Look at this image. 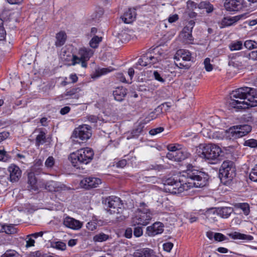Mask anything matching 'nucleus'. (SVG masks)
<instances>
[{
  "label": "nucleus",
  "instance_id": "f257e3e1",
  "mask_svg": "<svg viewBox=\"0 0 257 257\" xmlns=\"http://www.w3.org/2000/svg\"><path fill=\"white\" fill-rule=\"evenodd\" d=\"M186 178L187 181L184 183L174 178L167 179L164 182V190L173 194H179L192 187L202 188L207 185L208 176L202 172L189 169L186 172Z\"/></svg>",
  "mask_w": 257,
  "mask_h": 257
},
{
  "label": "nucleus",
  "instance_id": "f03ea898",
  "mask_svg": "<svg viewBox=\"0 0 257 257\" xmlns=\"http://www.w3.org/2000/svg\"><path fill=\"white\" fill-rule=\"evenodd\" d=\"M254 83L256 88L243 87L232 92L228 101L229 109L233 108L238 111L256 105L254 95L257 93V79Z\"/></svg>",
  "mask_w": 257,
  "mask_h": 257
},
{
  "label": "nucleus",
  "instance_id": "7ed1b4c3",
  "mask_svg": "<svg viewBox=\"0 0 257 257\" xmlns=\"http://www.w3.org/2000/svg\"><path fill=\"white\" fill-rule=\"evenodd\" d=\"M93 151L89 148H86L71 154L69 159L74 167L80 169L82 168L83 165L89 163L93 159Z\"/></svg>",
  "mask_w": 257,
  "mask_h": 257
},
{
  "label": "nucleus",
  "instance_id": "20e7f679",
  "mask_svg": "<svg viewBox=\"0 0 257 257\" xmlns=\"http://www.w3.org/2000/svg\"><path fill=\"white\" fill-rule=\"evenodd\" d=\"M152 218V213L144 203H140L139 208L135 212L132 217L133 226L136 225H147Z\"/></svg>",
  "mask_w": 257,
  "mask_h": 257
},
{
  "label": "nucleus",
  "instance_id": "39448f33",
  "mask_svg": "<svg viewBox=\"0 0 257 257\" xmlns=\"http://www.w3.org/2000/svg\"><path fill=\"white\" fill-rule=\"evenodd\" d=\"M221 152L220 147L217 145L208 144L203 147L199 156L208 163L215 164L219 161V157Z\"/></svg>",
  "mask_w": 257,
  "mask_h": 257
},
{
  "label": "nucleus",
  "instance_id": "423d86ee",
  "mask_svg": "<svg viewBox=\"0 0 257 257\" xmlns=\"http://www.w3.org/2000/svg\"><path fill=\"white\" fill-rule=\"evenodd\" d=\"M91 136V127L88 125H79L73 131L70 139L73 144L83 143Z\"/></svg>",
  "mask_w": 257,
  "mask_h": 257
},
{
  "label": "nucleus",
  "instance_id": "0eeeda50",
  "mask_svg": "<svg viewBox=\"0 0 257 257\" xmlns=\"http://www.w3.org/2000/svg\"><path fill=\"white\" fill-rule=\"evenodd\" d=\"M251 130V126L248 124L235 125L226 130L225 136L228 139H236L246 135Z\"/></svg>",
  "mask_w": 257,
  "mask_h": 257
},
{
  "label": "nucleus",
  "instance_id": "6e6552de",
  "mask_svg": "<svg viewBox=\"0 0 257 257\" xmlns=\"http://www.w3.org/2000/svg\"><path fill=\"white\" fill-rule=\"evenodd\" d=\"M104 208L110 214H119L123 210L122 204L119 198L115 196H110L106 198L103 201Z\"/></svg>",
  "mask_w": 257,
  "mask_h": 257
},
{
  "label": "nucleus",
  "instance_id": "1a4fd4ad",
  "mask_svg": "<svg viewBox=\"0 0 257 257\" xmlns=\"http://www.w3.org/2000/svg\"><path fill=\"white\" fill-rule=\"evenodd\" d=\"M235 175L236 170L234 163L228 160L224 161L219 169L221 178H224L231 180Z\"/></svg>",
  "mask_w": 257,
  "mask_h": 257
},
{
  "label": "nucleus",
  "instance_id": "9d476101",
  "mask_svg": "<svg viewBox=\"0 0 257 257\" xmlns=\"http://www.w3.org/2000/svg\"><path fill=\"white\" fill-rule=\"evenodd\" d=\"M191 53L188 50L184 49L178 50L174 57V59L176 60L175 64L180 68H188L189 66L187 64L182 62L181 60L189 61L191 60Z\"/></svg>",
  "mask_w": 257,
  "mask_h": 257
},
{
  "label": "nucleus",
  "instance_id": "9b49d317",
  "mask_svg": "<svg viewBox=\"0 0 257 257\" xmlns=\"http://www.w3.org/2000/svg\"><path fill=\"white\" fill-rule=\"evenodd\" d=\"M189 154L187 152L185 148L183 147L179 149L176 152H168L166 157L169 160L174 161L181 162L187 158Z\"/></svg>",
  "mask_w": 257,
  "mask_h": 257
},
{
  "label": "nucleus",
  "instance_id": "f8f14e48",
  "mask_svg": "<svg viewBox=\"0 0 257 257\" xmlns=\"http://www.w3.org/2000/svg\"><path fill=\"white\" fill-rule=\"evenodd\" d=\"M224 6L228 11H239L246 6L244 0H225Z\"/></svg>",
  "mask_w": 257,
  "mask_h": 257
},
{
  "label": "nucleus",
  "instance_id": "ddd939ff",
  "mask_svg": "<svg viewBox=\"0 0 257 257\" xmlns=\"http://www.w3.org/2000/svg\"><path fill=\"white\" fill-rule=\"evenodd\" d=\"M101 183V180L98 178L88 177L84 178L80 182L81 185L85 189L97 187Z\"/></svg>",
  "mask_w": 257,
  "mask_h": 257
},
{
  "label": "nucleus",
  "instance_id": "4468645a",
  "mask_svg": "<svg viewBox=\"0 0 257 257\" xmlns=\"http://www.w3.org/2000/svg\"><path fill=\"white\" fill-rule=\"evenodd\" d=\"M10 173V180L12 182H18L22 175V171L20 168L14 164H11L8 169Z\"/></svg>",
  "mask_w": 257,
  "mask_h": 257
},
{
  "label": "nucleus",
  "instance_id": "2eb2a0df",
  "mask_svg": "<svg viewBox=\"0 0 257 257\" xmlns=\"http://www.w3.org/2000/svg\"><path fill=\"white\" fill-rule=\"evenodd\" d=\"M63 224L66 227L74 230H78L82 226V223L80 221L69 216H66L64 218Z\"/></svg>",
  "mask_w": 257,
  "mask_h": 257
},
{
  "label": "nucleus",
  "instance_id": "dca6fc26",
  "mask_svg": "<svg viewBox=\"0 0 257 257\" xmlns=\"http://www.w3.org/2000/svg\"><path fill=\"white\" fill-rule=\"evenodd\" d=\"M164 230V225L160 222H156L152 225L148 226L147 228V233L150 236H155L160 234Z\"/></svg>",
  "mask_w": 257,
  "mask_h": 257
},
{
  "label": "nucleus",
  "instance_id": "f3484780",
  "mask_svg": "<svg viewBox=\"0 0 257 257\" xmlns=\"http://www.w3.org/2000/svg\"><path fill=\"white\" fill-rule=\"evenodd\" d=\"M65 186L63 184L54 181H49L45 185V188L50 192H56L64 190Z\"/></svg>",
  "mask_w": 257,
  "mask_h": 257
},
{
  "label": "nucleus",
  "instance_id": "a211bd4d",
  "mask_svg": "<svg viewBox=\"0 0 257 257\" xmlns=\"http://www.w3.org/2000/svg\"><path fill=\"white\" fill-rule=\"evenodd\" d=\"M133 256L134 257H157L152 250L147 248L136 250Z\"/></svg>",
  "mask_w": 257,
  "mask_h": 257
},
{
  "label": "nucleus",
  "instance_id": "6ab92c4d",
  "mask_svg": "<svg viewBox=\"0 0 257 257\" xmlns=\"http://www.w3.org/2000/svg\"><path fill=\"white\" fill-rule=\"evenodd\" d=\"M136 13L135 9H129L126 11L122 17L123 21L126 24L133 22L136 19Z\"/></svg>",
  "mask_w": 257,
  "mask_h": 257
},
{
  "label": "nucleus",
  "instance_id": "aec40b11",
  "mask_svg": "<svg viewBox=\"0 0 257 257\" xmlns=\"http://www.w3.org/2000/svg\"><path fill=\"white\" fill-rule=\"evenodd\" d=\"M80 91V89L78 87L72 88L69 90H67L61 96L62 98L66 99L69 98L78 99L79 97V95L78 93Z\"/></svg>",
  "mask_w": 257,
  "mask_h": 257
},
{
  "label": "nucleus",
  "instance_id": "412c9836",
  "mask_svg": "<svg viewBox=\"0 0 257 257\" xmlns=\"http://www.w3.org/2000/svg\"><path fill=\"white\" fill-rule=\"evenodd\" d=\"M127 90L123 87H117L113 91V95L114 99L117 101H121L125 96Z\"/></svg>",
  "mask_w": 257,
  "mask_h": 257
},
{
  "label": "nucleus",
  "instance_id": "4be33fe9",
  "mask_svg": "<svg viewBox=\"0 0 257 257\" xmlns=\"http://www.w3.org/2000/svg\"><path fill=\"white\" fill-rule=\"evenodd\" d=\"M228 235L233 239L251 240L253 238L251 235L241 233L236 231L230 233L228 234Z\"/></svg>",
  "mask_w": 257,
  "mask_h": 257
},
{
  "label": "nucleus",
  "instance_id": "5701e85b",
  "mask_svg": "<svg viewBox=\"0 0 257 257\" xmlns=\"http://www.w3.org/2000/svg\"><path fill=\"white\" fill-rule=\"evenodd\" d=\"M203 214L208 220L214 221L216 220V217L218 215V209L211 208L206 210Z\"/></svg>",
  "mask_w": 257,
  "mask_h": 257
},
{
  "label": "nucleus",
  "instance_id": "b1692460",
  "mask_svg": "<svg viewBox=\"0 0 257 257\" xmlns=\"http://www.w3.org/2000/svg\"><path fill=\"white\" fill-rule=\"evenodd\" d=\"M244 15H241L233 17L224 18L222 21L221 25L224 27L231 26V25L237 22Z\"/></svg>",
  "mask_w": 257,
  "mask_h": 257
},
{
  "label": "nucleus",
  "instance_id": "393cba45",
  "mask_svg": "<svg viewBox=\"0 0 257 257\" xmlns=\"http://www.w3.org/2000/svg\"><path fill=\"white\" fill-rule=\"evenodd\" d=\"M144 125L142 124H139L135 128L133 129L131 133L127 134V139H131L138 138L143 132Z\"/></svg>",
  "mask_w": 257,
  "mask_h": 257
},
{
  "label": "nucleus",
  "instance_id": "a878e982",
  "mask_svg": "<svg viewBox=\"0 0 257 257\" xmlns=\"http://www.w3.org/2000/svg\"><path fill=\"white\" fill-rule=\"evenodd\" d=\"M66 34L64 32L61 31L57 33L56 36V46L59 47L63 45L66 41Z\"/></svg>",
  "mask_w": 257,
  "mask_h": 257
},
{
  "label": "nucleus",
  "instance_id": "bb28decb",
  "mask_svg": "<svg viewBox=\"0 0 257 257\" xmlns=\"http://www.w3.org/2000/svg\"><path fill=\"white\" fill-rule=\"evenodd\" d=\"M28 177V183L29 185V186H28L29 189L33 190H37L38 188L36 186L37 180L34 173L33 172L29 173Z\"/></svg>",
  "mask_w": 257,
  "mask_h": 257
},
{
  "label": "nucleus",
  "instance_id": "cd10ccee",
  "mask_svg": "<svg viewBox=\"0 0 257 257\" xmlns=\"http://www.w3.org/2000/svg\"><path fill=\"white\" fill-rule=\"evenodd\" d=\"M92 54L93 51L91 49L85 48L80 49L78 52L79 56L84 60H88Z\"/></svg>",
  "mask_w": 257,
  "mask_h": 257
},
{
  "label": "nucleus",
  "instance_id": "c85d7f7f",
  "mask_svg": "<svg viewBox=\"0 0 257 257\" xmlns=\"http://www.w3.org/2000/svg\"><path fill=\"white\" fill-rule=\"evenodd\" d=\"M149 56H150V54L148 51L145 54H143L141 58H140L136 65H139L142 66H147L149 64H151L150 58Z\"/></svg>",
  "mask_w": 257,
  "mask_h": 257
},
{
  "label": "nucleus",
  "instance_id": "c756f323",
  "mask_svg": "<svg viewBox=\"0 0 257 257\" xmlns=\"http://www.w3.org/2000/svg\"><path fill=\"white\" fill-rule=\"evenodd\" d=\"M114 70L111 67L108 68H102L98 69L96 70L94 74H92L91 77L92 78H97L101 76V75L106 74L107 73L112 71Z\"/></svg>",
  "mask_w": 257,
  "mask_h": 257
},
{
  "label": "nucleus",
  "instance_id": "7c9ffc66",
  "mask_svg": "<svg viewBox=\"0 0 257 257\" xmlns=\"http://www.w3.org/2000/svg\"><path fill=\"white\" fill-rule=\"evenodd\" d=\"M217 209L218 215L224 218H228L233 212V209L231 207H225Z\"/></svg>",
  "mask_w": 257,
  "mask_h": 257
},
{
  "label": "nucleus",
  "instance_id": "2f4dec72",
  "mask_svg": "<svg viewBox=\"0 0 257 257\" xmlns=\"http://www.w3.org/2000/svg\"><path fill=\"white\" fill-rule=\"evenodd\" d=\"M110 238H111V237L109 235L103 232H100L95 234L93 237V240L94 242H101L105 241Z\"/></svg>",
  "mask_w": 257,
  "mask_h": 257
},
{
  "label": "nucleus",
  "instance_id": "473e14b6",
  "mask_svg": "<svg viewBox=\"0 0 257 257\" xmlns=\"http://www.w3.org/2000/svg\"><path fill=\"white\" fill-rule=\"evenodd\" d=\"M198 8L199 9H206L207 13H210L213 11V6L209 2L203 1L200 2L198 5Z\"/></svg>",
  "mask_w": 257,
  "mask_h": 257
},
{
  "label": "nucleus",
  "instance_id": "72a5a7b5",
  "mask_svg": "<svg viewBox=\"0 0 257 257\" xmlns=\"http://www.w3.org/2000/svg\"><path fill=\"white\" fill-rule=\"evenodd\" d=\"M150 54H152V56L157 57L158 58L161 59V57L162 54L161 49L159 47H156L154 48H150L148 50Z\"/></svg>",
  "mask_w": 257,
  "mask_h": 257
},
{
  "label": "nucleus",
  "instance_id": "f704fd0d",
  "mask_svg": "<svg viewBox=\"0 0 257 257\" xmlns=\"http://www.w3.org/2000/svg\"><path fill=\"white\" fill-rule=\"evenodd\" d=\"M46 142V134L43 132H40L39 134L37 135L36 139V145L39 146L41 144H43Z\"/></svg>",
  "mask_w": 257,
  "mask_h": 257
},
{
  "label": "nucleus",
  "instance_id": "c9c22d12",
  "mask_svg": "<svg viewBox=\"0 0 257 257\" xmlns=\"http://www.w3.org/2000/svg\"><path fill=\"white\" fill-rule=\"evenodd\" d=\"M195 23L193 20L189 21L186 26L183 28L181 33H192Z\"/></svg>",
  "mask_w": 257,
  "mask_h": 257
},
{
  "label": "nucleus",
  "instance_id": "e433bc0d",
  "mask_svg": "<svg viewBox=\"0 0 257 257\" xmlns=\"http://www.w3.org/2000/svg\"><path fill=\"white\" fill-rule=\"evenodd\" d=\"M102 41V37L98 36L93 37L89 42L90 46L93 48H96L98 44Z\"/></svg>",
  "mask_w": 257,
  "mask_h": 257
},
{
  "label": "nucleus",
  "instance_id": "4c0bfd02",
  "mask_svg": "<svg viewBox=\"0 0 257 257\" xmlns=\"http://www.w3.org/2000/svg\"><path fill=\"white\" fill-rule=\"evenodd\" d=\"M229 47L231 51L239 50L242 47V43L241 41H236L231 43Z\"/></svg>",
  "mask_w": 257,
  "mask_h": 257
},
{
  "label": "nucleus",
  "instance_id": "58836bf2",
  "mask_svg": "<svg viewBox=\"0 0 257 257\" xmlns=\"http://www.w3.org/2000/svg\"><path fill=\"white\" fill-rule=\"evenodd\" d=\"M19 254L15 250H7L1 257H19Z\"/></svg>",
  "mask_w": 257,
  "mask_h": 257
},
{
  "label": "nucleus",
  "instance_id": "ea45409f",
  "mask_svg": "<svg viewBox=\"0 0 257 257\" xmlns=\"http://www.w3.org/2000/svg\"><path fill=\"white\" fill-rule=\"evenodd\" d=\"M181 37H182L183 41L186 43H191L193 40L192 33H181Z\"/></svg>",
  "mask_w": 257,
  "mask_h": 257
},
{
  "label": "nucleus",
  "instance_id": "a19ab883",
  "mask_svg": "<svg viewBox=\"0 0 257 257\" xmlns=\"http://www.w3.org/2000/svg\"><path fill=\"white\" fill-rule=\"evenodd\" d=\"M4 232L8 234H14L17 231V229L13 225H4Z\"/></svg>",
  "mask_w": 257,
  "mask_h": 257
},
{
  "label": "nucleus",
  "instance_id": "79ce46f5",
  "mask_svg": "<svg viewBox=\"0 0 257 257\" xmlns=\"http://www.w3.org/2000/svg\"><path fill=\"white\" fill-rule=\"evenodd\" d=\"M52 247L57 249L64 250L66 248V244L63 242L56 241L53 243Z\"/></svg>",
  "mask_w": 257,
  "mask_h": 257
},
{
  "label": "nucleus",
  "instance_id": "37998d69",
  "mask_svg": "<svg viewBox=\"0 0 257 257\" xmlns=\"http://www.w3.org/2000/svg\"><path fill=\"white\" fill-rule=\"evenodd\" d=\"M182 148H183L182 145L178 144L169 145L167 147L169 152H176L178 150L181 149Z\"/></svg>",
  "mask_w": 257,
  "mask_h": 257
},
{
  "label": "nucleus",
  "instance_id": "c03bdc74",
  "mask_svg": "<svg viewBox=\"0 0 257 257\" xmlns=\"http://www.w3.org/2000/svg\"><path fill=\"white\" fill-rule=\"evenodd\" d=\"M249 178L251 181L257 182V165L251 170Z\"/></svg>",
  "mask_w": 257,
  "mask_h": 257
},
{
  "label": "nucleus",
  "instance_id": "a18cd8bd",
  "mask_svg": "<svg viewBox=\"0 0 257 257\" xmlns=\"http://www.w3.org/2000/svg\"><path fill=\"white\" fill-rule=\"evenodd\" d=\"M6 31L4 27V22L0 18V40H3L5 38Z\"/></svg>",
  "mask_w": 257,
  "mask_h": 257
},
{
  "label": "nucleus",
  "instance_id": "49530a36",
  "mask_svg": "<svg viewBox=\"0 0 257 257\" xmlns=\"http://www.w3.org/2000/svg\"><path fill=\"white\" fill-rule=\"evenodd\" d=\"M26 241V247H29L34 246L35 240L31 234L28 235L25 239Z\"/></svg>",
  "mask_w": 257,
  "mask_h": 257
},
{
  "label": "nucleus",
  "instance_id": "de8ad7c7",
  "mask_svg": "<svg viewBox=\"0 0 257 257\" xmlns=\"http://www.w3.org/2000/svg\"><path fill=\"white\" fill-rule=\"evenodd\" d=\"M244 145L250 148L257 147V140L255 139H249L246 140L244 143Z\"/></svg>",
  "mask_w": 257,
  "mask_h": 257
},
{
  "label": "nucleus",
  "instance_id": "09e8293b",
  "mask_svg": "<svg viewBox=\"0 0 257 257\" xmlns=\"http://www.w3.org/2000/svg\"><path fill=\"white\" fill-rule=\"evenodd\" d=\"M256 43L252 40H247L244 43L245 48L248 49H253L256 47Z\"/></svg>",
  "mask_w": 257,
  "mask_h": 257
},
{
  "label": "nucleus",
  "instance_id": "8fccbe9b",
  "mask_svg": "<svg viewBox=\"0 0 257 257\" xmlns=\"http://www.w3.org/2000/svg\"><path fill=\"white\" fill-rule=\"evenodd\" d=\"M55 163V160L52 156L49 157L45 161V164L47 168H52Z\"/></svg>",
  "mask_w": 257,
  "mask_h": 257
},
{
  "label": "nucleus",
  "instance_id": "3c124183",
  "mask_svg": "<svg viewBox=\"0 0 257 257\" xmlns=\"http://www.w3.org/2000/svg\"><path fill=\"white\" fill-rule=\"evenodd\" d=\"M204 67L207 71H210L213 69L212 65L210 64V60L209 58H207L204 61Z\"/></svg>",
  "mask_w": 257,
  "mask_h": 257
},
{
  "label": "nucleus",
  "instance_id": "603ef678",
  "mask_svg": "<svg viewBox=\"0 0 257 257\" xmlns=\"http://www.w3.org/2000/svg\"><path fill=\"white\" fill-rule=\"evenodd\" d=\"M214 238L216 241H222L226 239V237L221 233H215Z\"/></svg>",
  "mask_w": 257,
  "mask_h": 257
},
{
  "label": "nucleus",
  "instance_id": "864d4df0",
  "mask_svg": "<svg viewBox=\"0 0 257 257\" xmlns=\"http://www.w3.org/2000/svg\"><path fill=\"white\" fill-rule=\"evenodd\" d=\"M164 128L163 127H158L155 128L149 131L150 135L152 136H155L159 133H160L164 131Z\"/></svg>",
  "mask_w": 257,
  "mask_h": 257
},
{
  "label": "nucleus",
  "instance_id": "5fc2aeb1",
  "mask_svg": "<svg viewBox=\"0 0 257 257\" xmlns=\"http://www.w3.org/2000/svg\"><path fill=\"white\" fill-rule=\"evenodd\" d=\"M240 208L242 210L245 215H247L249 213V205L246 203H243L240 205Z\"/></svg>",
  "mask_w": 257,
  "mask_h": 257
},
{
  "label": "nucleus",
  "instance_id": "6e6d98bb",
  "mask_svg": "<svg viewBox=\"0 0 257 257\" xmlns=\"http://www.w3.org/2000/svg\"><path fill=\"white\" fill-rule=\"evenodd\" d=\"M153 76L156 80L161 83H164L165 81V79L161 76V74L157 71H154Z\"/></svg>",
  "mask_w": 257,
  "mask_h": 257
},
{
  "label": "nucleus",
  "instance_id": "4d7b16f0",
  "mask_svg": "<svg viewBox=\"0 0 257 257\" xmlns=\"http://www.w3.org/2000/svg\"><path fill=\"white\" fill-rule=\"evenodd\" d=\"M134 234L136 237H140L143 234V229L141 227H136L134 228Z\"/></svg>",
  "mask_w": 257,
  "mask_h": 257
},
{
  "label": "nucleus",
  "instance_id": "13d9d810",
  "mask_svg": "<svg viewBox=\"0 0 257 257\" xmlns=\"http://www.w3.org/2000/svg\"><path fill=\"white\" fill-rule=\"evenodd\" d=\"M83 59H81V57L79 56H77L76 55H73V57L72 59V65H75L76 64L80 63V62L82 61Z\"/></svg>",
  "mask_w": 257,
  "mask_h": 257
},
{
  "label": "nucleus",
  "instance_id": "bf43d9fd",
  "mask_svg": "<svg viewBox=\"0 0 257 257\" xmlns=\"http://www.w3.org/2000/svg\"><path fill=\"white\" fill-rule=\"evenodd\" d=\"M247 56L250 59L257 60V50L250 52L247 54Z\"/></svg>",
  "mask_w": 257,
  "mask_h": 257
},
{
  "label": "nucleus",
  "instance_id": "052dcab7",
  "mask_svg": "<svg viewBox=\"0 0 257 257\" xmlns=\"http://www.w3.org/2000/svg\"><path fill=\"white\" fill-rule=\"evenodd\" d=\"M173 247V243H172V242H166L164 243L163 244L164 249L167 252H170Z\"/></svg>",
  "mask_w": 257,
  "mask_h": 257
},
{
  "label": "nucleus",
  "instance_id": "680f3d73",
  "mask_svg": "<svg viewBox=\"0 0 257 257\" xmlns=\"http://www.w3.org/2000/svg\"><path fill=\"white\" fill-rule=\"evenodd\" d=\"M132 229L130 227H128L125 229L124 235L126 238H130L132 236Z\"/></svg>",
  "mask_w": 257,
  "mask_h": 257
},
{
  "label": "nucleus",
  "instance_id": "e2e57ef3",
  "mask_svg": "<svg viewBox=\"0 0 257 257\" xmlns=\"http://www.w3.org/2000/svg\"><path fill=\"white\" fill-rule=\"evenodd\" d=\"M179 19V16L177 14L169 16L168 18V22L170 23H173L177 21Z\"/></svg>",
  "mask_w": 257,
  "mask_h": 257
},
{
  "label": "nucleus",
  "instance_id": "0e129e2a",
  "mask_svg": "<svg viewBox=\"0 0 257 257\" xmlns=\"http://www.w3.org/2000/svg\"><path fill=\"white\" fill-rule=\"evenodd\" d=\"M149 57L150 58V60L151 61V64H155L161 60V59L158 58L157 57H154V56H152V54H150V56H149Z\"/></svg>",
  "mask_w": 257,
  "mask_h": 257
},
{
  "label": "nucleus",
  "instance_id": "69168bd1",
  "mask_svg": "<svg viewBox=\"0 0 257 257\" xmlns=\"http://www.w3.org/2000/svg\"><path fill=\"white\" fill-rule=\"evenodd\" d=\"M9 136V133L8 132H4L0 133V142L6 139Z\"/></svg>",
  "mask_w": 257,
  "mask_h": 257
},
{
  "label": "nucleus",
  "instance_id": "338daca9",
  "mask_svg": "<svg viewBox=\"0 0 257 257\" xmlns=\"http://www.w3.org/2000/svg\"><path fill=\"white\" fill-rule=\"evenodd\" d=\"M70 110V107L69 106H65L61 108L60 112L62 115H64L68 113Z\"/></svg>",
  "mask_w": 257,
  "mask_h": 257
},
{
  "label": "nucleus",
  "instance_id": "774afa93",
  "mask_svg": "<svg viewBox=\"0 0 257 257\" xmlns=\"http://www.w3.org/2000/svg\"><path fill=\"white\" fill-rule=\"evenodd\" d=\"M87 119L90 122L94 123L97 122L98 120V117L95 115H90L87 116Z\"/></svg>",
  "mask_w": 257,
  "mask_h": 257
}]
</instances>
